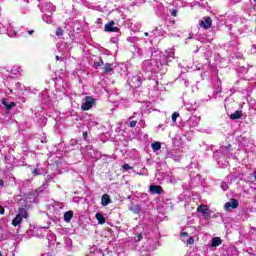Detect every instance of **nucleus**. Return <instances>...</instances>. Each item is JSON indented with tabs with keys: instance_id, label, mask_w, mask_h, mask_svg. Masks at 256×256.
<instances>
[{
	"instance_id": "10",
	"label": "nucleus",
	"mask_w": 256,
	"mask_h": 256,
	"mask_svg": "<svg viewBox=\"0 0 256 256\" xmlns=\"http://www.w3.org/2000/svg\"><path fill=\"white\" fill-rule=\"evenodd\" d=\"M33 177H38V175H47V168L43 167L41 164H36L35 168H32Z\"/></svg>"
},
{
	"instance_id": "26",
	"label": "nucleus",
	"mask_w": 256,
	"mask_h": 256,
	"mask_svg": "<svg viewBox=\"0 0 256 256\" xmlns=\"http://www.w3.org/2000/svg\"><path fill=\"white\" fill-rule=\"evenodd\" d=\"M1 103H2V105H4V107H6V109L8 110V111H11V109L13 108V107H15V102H11L10 104H9V102H7V99H5V98H3L2 100H1Z\"/></svg>"
},
{
	"instance_id": "62",
	"label": "nucleus",
	"mask_w": 256,
	"mask_h": 256,
	"mask_svg": "<svg viewBox=\"0 0 256 256\" xmlns=\"http://www.w3.org/2000/svg\"><path fill=\"white\" fill-rule=\"evenodd\" d=\"M183 84L185 85V87H189V80H183Z\"/></svg>"
},
{
	"instance_id": "64",
	"label": "nucleus",
	"mask_w": 256,
	"mask_h": 256,
	"mask_svg": "<svg viewBox=\"0 0 256 256\" xmlns=\"http://www.w3.org/2000/svg\"><path fill=\"white\" fill-rule=\"evenodd\" d=\"M253 177H254V179L256 181V170L253 172Z\"/></svg>"
},
{
	"instance_id": "34",
	"label": "nucleus",
	"mask_w": 256,
	"mask_h": 256,
	"mask_svg": "<svg viewBox=\"0 0 256 256\" xmlns=\"http://www.w3.org/2000/svg\"><path fill=\"white\" fill-rule=\"evenodd\" d=\"M7 33H8L9 37H17V32L15 30H13V26H11V24H9Z\"/></svg>"
},
{
	"instance_id": "45",
	"label": "nucleus",
	"mask_w": 256,
	"mask_h": 256,
	"mask_svg": "<svg viewBox=\"0 0 256 256\" xmlns=\"http://www.w3.org/2000/svg\"><path fill=\"white\" fill-rule=\"evenodd\" d=\"M101 157H102L101 152L99 150H96V153L92 159H95L97 161V160L101 159Z\"/></svg>"
},
{
	"instance_id": "39",
	"label": "nucleus",
	"mask_w": 256,
	"mask_h": 256,
	"mask_svg": "<svg viewBox=\"0 0 256 256\" xmlns=\"http://www.w3.org/2000/svg\"><path fill=\"white\" fill-rule=\"evenodd\" d=\"M127 41L129 43H132L133 45H135V43H137V41H139V37L137 36H130L127 38Z\"/></svg>"
},
{
	"instance_id": "31",
	"label": "nucleus",
	"mask_w": 256,
	"mask_h": 256,
	"mask_svg": "<svg viewBox=\"0 0 256 256\" xmlns=\"http://www.w3.org/2000/svg\"><path fill=\"white\" fill-rule=\"evenodd\" d=\"M129 210L132 211V213L139 215V213H141V206L140 205H131V206H129Z\"/></svg>"
},
{
	"instance_id": "58",
	"label": "nucleus",
	"mask_w": 256,
	"mask_h": 256,
	"mask_svg": "<svg viewBox=\"0 0 256 256\" xmlns=\"http://www.w3.org/2000/svg\"><path fill=\"white\" fill-rule=\"evenodd\" d=\"M70 145H72V147H75V145H77V139H72L70 141Z\"/></svg>"
},
{
	"instance_id": "48",
	"label": "nucleus",
	"mask_w": 256,
	"mask_h": 256,
	"mask_svg": "<svg viewBox=\"0 0 256 256\" xmlns=\"http://www.w3.org/2000/svg\"><path fill=\"white\" fill-rule=\"evenodd\" d=\"M220 187L222 191H227V189H229V184H227V182H222Z\"/></svg>"
},
{
	"instance_id": "38",
	"label": "nucleus",
	"mask_w": 256,
	"mask_h": 256,
	"mask_svg": "<svg viewBox=\"0 0 256 256\" xmlns=\"http://www.w3.org/2000/svg\"><path fill=\"white\" fill-rule=\"evenodd\" d=\"M72 246H73V241L71 240V238H65L66 249H71Z\"/></svg>"
},
{
	"instance_id": "5",
	"label": "nucleus",
	"mask_w": 256,
	"mask_h": 256,
	"mask_svg": "<svg viewBox=\"0 0 256 256\" xmlns=\"http://www.w3.org/2000/svg\"><path fill=\"white\" fill-rule=\"evenodd\" d=\"M239 83H241V85H243V83H245V82L244 81L235 82L234 86L230 89L231 95H233L235 93H241V95H243V97H249V95H251V93H253V88L238 87L237 85H239Z\"/></svg>"
},
{
	"instance_id": "21",
	"label": "nucleus",
	"mask_w": 256,
	"mask_h": 256,
	"mask_svg": "<svg viewBox=\"0 0 256 256\" xmlns=\"http://www.w3.org/2000/svg\"><path fill=\"white\" fill-rule=\"evenodd\" d=\"M134 115H136L138 125H140V127H145V120H143V112H134Z\"/></svg>"
},
{
	"instance_id": "8",
	"label": "nucleus",
	"mask_w": 256,
	"mask_h": 256,
	"mask_svg": "<svg viewBox=\"0 0 256 256\" xmlns=\"http://www.w3.org/2000/svg\"><path fill=\"white\" fill-rule=\"evenodd\" d=\"M96 99L91 97V96H86L84 98V102L81 105V109L82 111H89V109H91L92 107H94L95 103H96Z\"/></svg>"
},
{
	"instance_id": "11",
	"label": "nucleus",
	"mask_w": 256,
	"mask_h": 256,
	"mask_svg": "<svg viewBox=\"0 0 256 256\" xmlns=\"http://www.w3.org/2000/svg\"><path fill=\"white\" fill-rule=\"evenodd\" d=\"M153 37H165V30H163V27L157 26L153 29L152 33H150V41H153Z\"/></svg>"
},
{
	"instance_id": "54",
	"label": "nucleus",
	"mask_w": 256,
	"mask_h": 256,
	"mask_svg": "<svg viewBox=\"0 0 256 256\" xmlns=\"http://www.w3.org/2000/svg\"><path fill=\"white\" fill-rule=\"evenodd\" d=\"M53 179V175L49 174L46 176L44 183H49Z\"/></svg>"
},
{
	"instance_id": "32",
	"label": "nucleus",
	"mask_w": 256,
	"mask_h": 256,
	"mask_svg": "<svg viewBox=\"0 0 256 256\" xmlns=\"http://www.w3.org/2000/svg\"><path fill=\"white\" fill-rule=\"evenodd\" d=\"M52 207L55 211H59L60 209H64L65 204L61 202H54Z\"/></svg>"
},
{
	"instance_id": "24",
	"label": "nucleus",
	"mask_w": 256,
	"mask_h": 256,
	"mask_svg": "<svg viewBox=\"0 0 256 256\" xmlns=\"http://www.w3.org/2000/svg\"><path fill=\"white\" fill-rule=\"evenodd\" d=\"M74 212L73 211H67L64 213V221L65 223H71V220L73 219Z\"/></svg>"
},
{
	"instance_id": "3",
	"label": "nucleus",
	"mask_w": 256,
	"mask_h": 256,
	"mask_svg": "<svg viewBox=\"0 0 256 256\" xmlns=\"http://www.w3.org/2000/svg\"><path fill=\"white\" fill-rule=\"evenodd\" d=\"M213 157L221 169H225V167L229 165L227 159H237V156L231 152V144L220 146V148L214 152Z\"/></svg>"
},
{
	"instance_id": "35",
	"label": "nucleus",
	"mask_w": 256,
	"mask_h": 256,
	"mask_svg": "<svg viewBox=\"0 0 256 256\" xmlns=\"http://www.w3.org/2000/svg\"><path fill=\"white\" fill-rule=\"evenodd\" d=\"M104 73H113V64L106 63L104 65Z\"/></svg>"
},
{
	"instance_id": "27",
	"label": "nucleus",
	"mask_w": 256,
	"mask_h": 256,
	"mask_svg": "<svg viewBox=\"0 0 256 256\" xmlns=\"http://www.w3.org/2000/svg\"><path fill=\"white\" fill-rule=\"evenodd\" d=\"M86 153L91 159H93L95 153H97V150L93 149L92 145H88L86 146Z\"/></svg>"
},
{
	"instance_id": "4",
	"label": "nucleus",
	"mask_w": 256,
	"mask_h": 256,
	"mask_svg": "<svg viewBox=\"0 0 256 256\" xmlns=\"http://www.w3.org/2000/svg\"><path fill=\"white\" fill-rule=\"evenodd\" d=\"M199 123H201V117L199 116H191L184 124L182 125V131L184 133H191L193 129L199 127Z\"/></svg>"
},
{
	"instance_id": "52",
	"label": "nucleus",
	"mask_w": 256,
	"mask_h": 256,
	"mask_svg": "<svg viewBox=\"0 0 256 256\" xmlns=\"http://www.w3.org/2000/svg\"><path fill=\"white\" fill-rule=\"evenodd\" d=\"M137 175H149V172H147V169L146 168H143L141 172H138Z\"/></svg>"
},
{
	"instance_id": "28",
	"label": "nucleus",
	"mask_w": 256,
	"mask_h": 256,
	"mask_svg": "<svg viewBox=\"0 0 256 256\" xmlns=\"http://www.w3.org/2000/svg\"><path fill=\"white\" fill-rule=\"evenodd\" d=\"M49 189V183L48 182H43V184L37 188L36 193L38 195H41L45 190Z\"/></svg>"
},
{
	"instance_id": "25",
	"label": "nucleus",
	"mask_w": 256,
	"mask_h": 256,
	"mask_svg": "<svg viewBox=\"0 0 256 256\" xmlns=\"http://www.w3.org/2000/svg\"><path fill=\"white\" fill-rule=\"evenodd\" d=\"M43 7L45 11H48V13L55 12V6L51 2H46Z\"/></svg>"
},
{
	"instance_id": "50",
	"label": "nucleus",
	"mask_w": 256,
	"mask_h": 256,
	"mask_svg": "<svg viewBox=\"0 0 256 256\" xmlns=\"http://www.w3.org/2000/svg\"><path fill=\"white\" fill-rule=\"evenodd\" d=\"M55 239H56L55 235L53 234L48 235V241H51V245L55 244Z\"/></svg>"
},
{
	"instance_id": "46",
	"label": "nucleus",
	"mask_w": 256,
	"mask_h": 256,
	"mask_svg": "<svg viewBox=\"0 0 256 256\" xmlns=\"http://www.w3.org/2000/svg\"><path fill=\"white\" fill-rule=\"evenodd\" d=\"M157 249V240L150 246L148 247V251H155Z\"/></svg>"
},
{
	"instance_id": "53",
	"label": "nucleus",
	"mask_w": 256,
	"mask_h": 256,
	"mask_svg": "<svg viewBox=\"0 0 256 256\" xmlns=\"http://www.w3.org/2000/svg\"><path fill=\"white\" fill-rule=\"evenodd\" d=\"M56 35H57V37H61V36L63 35V30H62V28H57V30H56Z\"/></svg>"
},
{
	"instance_id": "36",
	"label": "nucleus",
	"mask_w": 256,
	"mask_h": 256,
	"mask_svg": "<svg viewBox=\"0 0 256 256\" xmlns=\"http://www.w3.org/2000/svg\"><path fill=\"white\" fill-rule=\"evenodd\" d=\"M96 219H97L99 225H104V223H105V216H103V214L97 213L96 214Z\"/></svg>"
},
{
	"instance_id": "14",
	"label": "nucleus",
	"mask_w": 256,
	"mask_h": 256,
	"mask_svg": "<svg viewBox=\"0 0 256 256\" xmlns=\"http://www.w3.org/2000/svg\"><path fill=\"white\" fill-rule=\"evenodd\" d=\"M237 207H239V201L235 198H232L229 202L224 204L225 211H229V209H237Z\"/></svg>"
},
{
	"instance_id": "47",
	"label": "nucleus",
	"mask_w": 256,
	"mask_h": 256,
	"mask_svg": "<svg viewBox=\"0 0 256 256\" xmlns=\"http://www.w3.org/2000/svg\"><path fill=\"white\" fill-rule=\"evenodd\" d=\"M101 66H103V59L99 58V61L94 63V67L95 69H98V67Z\"/></svg>"
},
{
	"instance_id": "20",
	"label": "nucleus",
	"mask_w": 256,
	"mask_h": 256,
	"mask_svg": "<svg viewBox=\"0 0 256 256\" xmlns=\"http://www.w3.org/2000/svg\"><path fill=\"white\" fill-rule=\"evenodd\" d=\"M128 123H127V127H130L133 129V127H137V123H138V120H137V115H133L131 116L129 119H128Z\"/></svg>"
},
{
	"instance_id": "12",
	"label": "nucleus",
	"mask_w": 256,
	"mask_h": 256,
	"mask_svg": "<svg viewBox=\"0 0 256 256\" xmlns=\"http://www.w3.org/2000/svg\"><path fill=\"white\" fill-rule=\"evenodd\" d=\"M198 213L202 214V217H204V219H209V217H211V211L209 210V207H207V205H200L197 208Z\"/></svg>"
},
{
	"instance_id": "61",
	"label": "nucleus",
	"mask_w": 256,
	"mask_h": 256,
	"mask_svg": "<svg viewBox=\"0 0 256 256\" xmlns=\"http://www.w3.org/2000/svg\"><path fill=\"white\" fill-rule=\"evenodd\" d=\"M250 3L254 6V9H256V0H250Z\"/></svg>"
},
{
	"instance_id": "18",
	"label": "nucleus",
	"mask_w": 256,
	"mask_h": 256,
	"mask_svg": "<svg viewBox=\"0 0 256 256\" xmlns=\"http://www.w3.org/2000/svg\"><path fill=\"white\" fill-rule=\"evenodd\" d=\"M181 238H182V241L184 243H187L188 245H193V243H195V239H193V237H189V233L187 232H182Z\"/></svg>"
},
{
	"instance_id": "33",
	"label": "nucleus",
	"mask_w": 256,
	"mask_h": 256,
	"mask_svg": "<svg viewBox=\"0 0 256 256\" xmlns=\"http://www.w3.org/2000/svg\"><path fill=\"white\" fill-rule=\"evenodd\" d=\"M241 117H243V113H241V111L237 110L235 111L233 114L230 115V119H241Z\"/></svg>"
},
{
	"instance_id": "40",
	"label": "nucleus",
	"mask_w": 256,
	"mask_h": 256,
	"mask_svg": "<svg viewBox=\"0 0 256 256\" xmlns=\"http://www.w3.org/2000/svg\"><path fill=\"white\" fill-rule=\"evenodd\" d=\"M169 13L172 17H177V13H179V10L177 8H171L169 9Z\"/></svg>"
},
{
	"instance_id": "2",
	"label": "nucleus",
	"mask_w": 256,
	"mask_h": 256,
	"mask_svg": "<svg viewBox=\"0 0 256 256\" xmlns=\"http://www.w3.org/2000/svg\"><path fill=\"white\" fill-rule=\"evenodd\" d=\"M173 59H175V50L168 49L160 56V61L155 58L144 61L142 69L146 73H159L163 69V65H169Z\"/></svg>"
},
{
	"instance_id": "22",
	"label": "nucleus",
	"mask_w": 256,
	"mask_h": 256,
	"mask_svg": "<svg viewBox=\"0 0 256 256\" xmlns=\"http://www.w3.org/2000/svg\"><path fill=\"white\" fill-rule=\"evenodd\" d=\"M184 107H185L186 111H196L197 103L185 102Z\"/></svg>"
},
{
	"instance_id": "16",
	"label": "nucleus",
	"mask_w": 256,
	"mask_h": 256,
	"mask_svg": "<svg viewBox=\"0 0 256 256\" xmlns=\"http://www.w3.org/2000/svg\"><path fill=\"white\" fill-rule=\"evenodd\" d=\"M222 243L223 240H221V237H213L211 240V244L208 247L212 251H215V249H217V247H219Z\"/></svg>"
},
{
	"instance_id": "51",
	"label": "nucleus",
	"mask_w": 256,
	"mask_h": 256,
	"mask_svg": "<svg viewBox=\"0 0 256 256\" xmlns=\"http://www.w3.org/2000/svg\"><path fill=\"white\" fill-rule=\"evenodd\" d=\"M178 117H179V112H174L172 114V122L176 123Z\"/></svg>"
},
{
	"instance_id": "23",
	"label": "nucleus",
	"mask_w": 256,
	"mask_h": 256,
	"mask_svg": "<svg viewBox=\"0 0 256 256\" xmlns=\"http://www.w3.org/2000/svg\"><path fill=\"white\" fill-rule=\"evenodd\" d=\"M151 149L156 155H159V151H161V142H154L151 144Z\"/></svg>"
},
{
	"instance_id": "56",
	"label": "nucleus",
	"mask_w": 256,
	"mask_h": 256,
	"mask_svg": "<svg viewBox=\"0 0 256 256\" xmlns=\"http://www.w3.org/2000/svg\"><path fill=\"white\" fill-rule=\"evenodd\" d=\"M198 41H200V43H207V41H209V39L205 38V37H201V38H197Z\"/></svg>"
},
{
	"instance_id": "19",
	"label": "nucleus",
	"mask_w": 256,
	"mask_h": 256,
	"mask_svg": "<svg viewBox=\"0 0 256 256\" xmlns=\"http://www.w3.org/2000/svg\"><path fill=\"white\" fill-rule=\"evenodd\" d=\"M149 191L152 195H161V193H163V187L159 185H151Z\"/></svg>"
},
{
	"instance_id": "7",
	"label": "nucleus",
	"mask_w": 256,
	"mask_h": 256,
	"mask_svg": "<svg viewBox=\"0 0 256 256\" xmlns=\"http://www.w3.org/2000/svg\"><path fill=\"white\" fill-rule=\"evenodd\" d=\"M23 219H27V210L25 208H19L18 214L12 220V225L17 227V225H21Z\"/></svg>"
},
{
	"instance_id": "9",
	"label": "nucleus",
	"mask_w": 256,
	"mask_h": 256,
	"mask_svg": "<svg viewBox=\"0 0 256 256\" xmlns=\"http://www.w3.org/2000/svg\"><path fill=\"white\" fill-rule=\"evenodd\" d=\"M183 155V151L181 149H172L168 152L167 157L169 159H173L174 161H180Z\"/></svg>"
},
{
	"instance_id": "63",
	"label": "nucleus",
	"mask_w": 256,
	"mask_h": 256,
	"mask_svg": "<svg viewBox=\"0 0 256 256\" xmlns=\"http://www.w3.org/2000/svg\"><path fill=\"white\" fill-rule=\"evenodd\" d=\"M136 29H141V23H136Z\"/></svg>"
},
{
	"instance_id": "43",
	"label": "nucleus",
	"mask_w": 256,
	"mask_h": 256,
	"mask_svg": "<svg viewBox=\"0 0 256 256\" xmlns=\"http://www.w3.org/2000/svg\"><path fill=\"white\" fill-rule=\"evenodd\" d=\"M150 85H153L154 89H157L159 81H157L156 79H150Z\"/></svg>"
},
{
	"instance_id": "6",
	"label": "nucleus",
	"mask_w": 256,
	"mask_h": 256,
	"mask_svg": "<svg viewBox=\"0 0 256 256\" xmlns=\"http://www.w3.org/2000/svg\"><path fill=\"white\" fill-rule=\"evenodd\" d=\"M143 81H145V78H143V73H138L135 76H132L131 79L128 81V84L132 89H138V87H141L143 85Z\"/></svg>"
},
{
	"instance_id": "44",
	"label": "nucleus",
	"mask_w": 256,
	"mask_h": 256,
	"mask_svg": "<svg viewBox=\"0 0 256 256\" xmlns=\"http://www.w3.org/2000/svg\"><path fill=\"white\" fill-rule=\"evenodd\" d=\"M250 108H252L254 111H256V100L252 99L249 101Z\"/></svg>"
},
{
	"instance_id": "42",
	"label": "nucleus",
	"mask_w": 256,
	"mask_h": 256,
	"mask_svg": "<svg viewBox=\"0 0 256 256\" xmlns=\"http://www.w3.org/2000/svg\"><path fill=\"white\" fill-rule=\"evenodd\" d=\"M122 171H133V166H130L129 164L122 165Z\"/></svg>"
},
{
	"instance_id": "17",
	"label": "nucleus",
	"mask_w": 256,
	"mask_h": 256,
	"mask_svg": "<svg viewBox=\"0 0 256 256\" xmlns=\"http://www.w3.org/2000/svg\"><path fill=\"white\" fill-rule=\"evenodd\" d=\"M155 13L158 17H165V6L163 5V3L156 4Z\"/></svg>"
},
{
	"instance_id": "55",
	"label": "nucleus",
	"mask_w": 256,
	"mask_h": 256,
	"mask_svg": "<svg viewBox=\"0 0 256 256\" xmlns=\"http://www.w3.org/2000/svg\"><path fill=\"white\" fill-rule=\"evenodd\" d=\"M5 31H7V29L5 28L3 23L0 22V33H5Z\"/></svg>"
},
{
	"instance_id": "59",
	"label": "nucleus",
	"mask_w": 256,
	"mask_h": 256,
	"mask_svg": "<svg viewBox=\"0 0 256 256\" xmlns=\"http://www.w3.org/2000/svg\"><path fill=\"white\" fill-rule=\"evenodd\" d=\"M140 256H151V254L147 251H142Z\"/></svg>"
},
{
	"instance_id": "29",
	"label": "nucleus",
	"mask_w": 256,
	"mask_h": 256,
	"mask_svg": "<svg viewBox=\"0 0 256 256\" xmlns=\"http://www.w3.org/2000/svg\"><path fill=\"white\" fill-rule=\"evenodd\" d=\"M101 203L103 207H107L109 203H111V198L109 197V194H104L101 199Z\"/></svg>"
},
{
	"instance_id": "1",
	"label": "nucleus",
	"mask_w": 256,
	"mask_h": 256,
	"mask_svg": "<svg viewBox=\"0 0 256 256\" xmlns=\"http://www.w3.org/2000/svg\"><path fill=\"white\" fill-rule=\"evenodd\" d=\"M192 69L193 71H202V79H209V77H212L214 88L213 94L212 96L204 98L203 101H211V99H219L223 97L221 96V93L223 91V88L221 87V79H219V76H217V73L215 72V67L211 66V64H204L201 67L195 66V68Z\"/></svg>"
},
{
	"instance_id": "57",
	"label": "nucleus",
	"mask_w": 256,
	"mask_h": 256,
	"mask_svg": "<svg viewBox=\"0 0 256 256\" xmlns=\"http://www.w3.org/2000/svg\"><path fill=\"white\" fill-rule=\"evenodd\" d=\"M238 31H239L240 35L242 33H245V31H247V26H243V28L242 29H238Z\"/></svg>"
},
{
	"instance_id": "30",
	"label": "nucleus",
	"mask_w": 256,
	"mask_h": 256,
	"mask_svg": "<svg viewBox=\"0 0 256 256\" xmlns=\"http://www.w3.org/2000/svg\"><path fill=\"white\" fill-rule=\"evenodd\" d=\"M237 143L241 145L242 147H245L247 145V137L240 135L236 138Z\"/></svg>"
},
{
	"instance_id": "37",
	"label": "nucleus",
	"mask_w": 256,
	"mask_h": 256,
	"mask_svg": "<svg viewBox=\"0 0 256 256\" xmlns=\"http://www.w3.org/2000/svg\"><path fill=\"white\" fill-rule=\"evenodd\" d=\"M42 19L45 23H48V25H51V23H53V18L51 17V15L44 14L42 16Z\"/></svg>"
},
{
	"instance_id": "49",
	"label": "nucleus",
	"mask_w": 256,
	"mask_h": 256,
	"mask_svg": "<svg viewBox=\"0 0 256 256\" xmlns=\"http://www.w3.org/2000/svg\"><path fill=\"white\" fill-rule=\"evenodd\" d=\"M141 239H143V233H138V235L136 237H134L135 243H139V241H141Z\"/></svg>"
},
{
	"instance_id": "60",
	"label": "nucleus",
	"mask_w": 256,
	"mask_h": 256,
	"mask_svg": "<svg viewBox=\"0 0 256 256\" xmlns=\"http://www.w3.org/2000/svg\"><path fill=\"white\" fill-rule=\"evenodd\" d=\"M0 215H5V208L3 206H0Z\"/></svg>"
},
{
	"instance_id": "13",
	"label": "nucleus",
	"mask_w": 256,
	"mask_h": 256,
	"mask_svg": "<svg viewBox=\"0 0 256 256\" xmlns=\"http://www.w3.org/2000/svg\"><path fill=\"white\" fill-rule=\"evenodd\" d=\"M212 24H213V20L211 19V17H204L199 22V25L200 27H202V29H211Z\"/></svg>"
},
{
	"instance_id": "41",
	"label": "nucleus",
	"mask_w": 256,
	"mask_h": 256,
	"mask_svg": "<svg viewBox=\"0 0 256 256\" xmlns=\"http://www.w3.org/2000/svg\"><path fill=\"white\" fill-rule=\"evenodd\" d=\"M11 72L13 73V75H21V68L13 67Z\"/></svg>"
},
{
	"instance_id": "15",
	"label": "nucleus",
	"mask_w": 256,
	"mask_h": 256,
	"mask_svg": "<svg viewBox=\"0 0 256 256\" xmlns=\"http://www.w3.org/2000/svg\"><path fill=\"white\" fill-rule=\"evenodd\" d=\"M104 29L107 33H117V31H119V28L115 26L114 21H110L107 24H105Z\"/></svg>"
}]
</instances>
